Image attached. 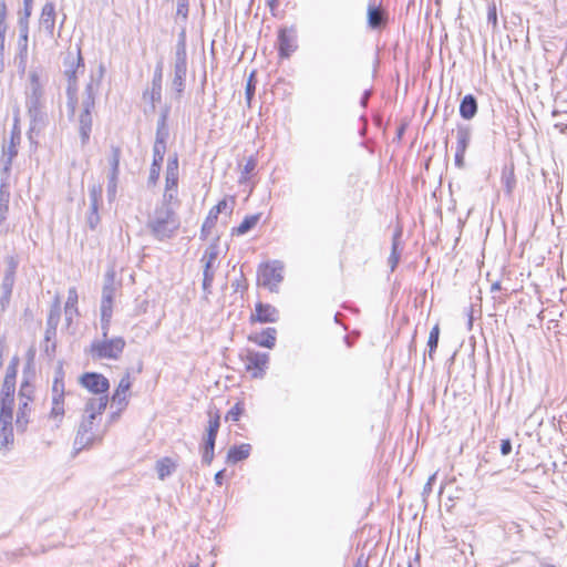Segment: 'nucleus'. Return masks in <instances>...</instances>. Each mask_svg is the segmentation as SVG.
Instances as JSON below:
<instances>
[{
    "mask_svg": "<svg viewBox=\"0 0 567 567\" xmlns=\"http://www.w3.org/2000/svg\"><path fill=\"white\" fill-rule=\"evenodd\" d=\"M107 403V395L91 398L87 400L85 404V416L80 423L74 440V449L76 452L102 441L104 431L100 429V424L96 420L102 415Z\"/></svg>",
    "mask_w": 567,
    "mask_h": 567,
    "instance_id": "obj_1",
    "label": "nucleus"
},
{
    "mask_svg": "<svg viewBox=\"0 0 567 567\" xmlns=\"http://www.w3.org/2000/svg\"><path fill=\"white\" fill-rule=\"evenodd\" d=\"M146 226L156 239L164 240L171 238L175 234L179 224L174 210L167 203H163L161 206L155 208L153 215L148 218Z\"/></svg>",
    "mask_w": 567,
    "mask_h": 567,
    "instance_id": "obj_2",
    "label": "nucleus"
},
{
    "mask_svg": "<svg viewBox=\"0 0 567 567\" xmlns=\"http://www.w3.org/2000/svg\"><path fill=\"white\" fill-rule=\"evenodd\" d=\"M64 75L68 79V87H66V95H68V112L69 116L73 117L75 114V109L78 104V97H76V73L79 71H84V63L83 58L81 55V51L79 48H76L75 52L69 51L64 58Z\"/></svg>",
    "mask_w": 567,
    "mask_h": 567,
    "instance_id": "obj_3",
    "label": "nucleus"
},
{
    "mask_svg": "<svg viewBox=\"0 0 567 567\" xmlns=\"http://www.w3.org/2000/svg\"><path fill=\"white\" fill-rule=\"evenodd\" d=\"M187 75V52H186V35L182 31L178 35V41L175 51L174 73L171 83V90L175 100H179L185 89V81Z\"/></svg>",
    "mask_w": 567,
    "mask_h": 567,
    "instance_id": "obj_4",
    "label": "nucleus"
},
{
    "mask_svg": "<svg viewBox=\"0 0 567 567\" xmlns=\"http://www.w3.org/2000/svg\"><path fill=\"white\" fill-rule=\"evenodd\" d=\"M43 83L40 80V76L37 71H31L29 73V83L25 87V96H27V109L29 116L33 123V127L37 122L43 121Z\"/></svg>",
    "mask_w": 567,
    "mask_h": 567,
    "instance_id": "obj_5",
    "label": "nucleus"
},
{
    "mask_svg": "<svg viewBox=\"0 0 567 567\" xmlns=\"http://www.w3.org/2000/svg\"><path fill=\"white\" fill-rule=\"evenodd\" d=\"M100 90V80L91 76L90 82L85 86V91L82 99L83 111L80 114V135L82 144H85L90 138L92 130V115L91 111L95 106V97Z\"/></svg>",
    "mask_w": 567,
    "mask_h": 567,
    "instance_id": "obj_6",
    "label": "nucleus"
},
{
    "mask_svg": "<svg viewBox=\"0 0 567 567\" xmlns=\"http://www.w3.org/2000/svg\"><path fill=\"white\" fill-rule=\"evenodd\" d=\"M126 342L122 337L97 339L92 341L87 353L96 360H117L122 355Z\"/></svg>",
    "mask_w": 567,
    "mask_h": 567,
    "instance_id": "obj_7",
    "label": "nucleus"
},
{
    "mask_svg": "<svg viewBox=\"0 0 567 567\" xmlns=\"http://www.w3.org/2000/svg\"><path fill=\"white\" fill-rule=\"evenodd\" d=\"M208 424L203 436L200 446L202 462L209 465L214 460L215 441L220 426V414L215 406H210L207 411Z\"/></svg>",
    "mask_w": 567,
    "mask_h": 567,
    "instance_id": "obj_8",
    "label": "nucleus"
},
{
    "mask_svg": "<svg viewBox=\"0 0 567 567\" xmlns=\"http://www.w3.org/2000/svg\"><path fill=\"white\" fill-rule=\"evenodd\" d=\"M284 280V264L279 260L261 264L257 270V285L271 292L278 291V286Z\"/></svg>",
    "mask_w": 567,
    "mask_h": 567,
    "instance_id": "obj_9",
    "label": "nucleus"
},
{
    "mask_svg": "<svg viewBox=\"0 0 567 567\" xmlns=\"http://www.w3.org/2000/svg\"><path fill=\"white\" fill-rule=\"evenodd\" d=\"M219 255V245L218 239L212 243L205 250L200 261L204 266V278H203V289L206 292H209L212 284L214 281L215 270L217 268V258Z\"/></svg>",
    "mask_w": 567,
    "mask_h": 567,
    "instance_id": "obj_10",
    "label": "nucleus"
},
{
    "mask_svg": "<svg viewBox=\"0 0 567 567\" xmlns=\"http://www.w3.org/2000/svg\"><path fill=\"white\" fill-rule=\"evenodd\" d=\"M165 182L164 199L168 202L176 199L178 184V159L176 155L168 158Z\"/></svg>",
    "mask_w": 567,
    "mask_h": 567,
    "instance_id": "obj_11",
    "label": "nucleus"
},
{
    "mask_svg": "<svg viewBox=\"0 0 567 567\" xmlns=\"http://www.w3.org/2000/svg\"><path fill=\"white\" fill-rule=\"evenodd\" d=\"M116 292L115 287V272L109 270L105 275V280L102 289L101 298V313H113V302Z\"/></svg>",
    "mask_w": 567,
    "mask_h": 567,
    "instance_id": "obj_12",
    "label": "nucleus"
},
{
    "mask_svg": "<svg viewBox=\"0 0 567 567\" xmlns=\"http://www.w3.org/2000/svg\"><path fill=\"white\" fill-rule=\"evenodd\" d=\"M81 384L90 392L100 394V396L106 395L105 393L110 388L109 380L104 375L95 372L84 373L81 377Z\"/></svg>",
    "mask_w": 567,
    "mask_h": 567,
    "instance_id": "obj_13",
    "label": "nucleus"
},
{
    "mask_svg": "<svg viewBox=\"0 0 567 567\" xmlns=\"http://www.w3.org/2000/svg\"><path fill=\"white\" fill-rule=\"evenodd\" d=\"M233 209V200L228 202L227 199L220 200L217 205H215L208 213L205 221L202 226V238H207L212 229L215 227L216 220L218 219V215L223 212H231Z\"/></svg>",
    "mask_w": 567,
    "mask_h": 567,
    "instance_id": "obj_14",
    "label": "nucleus"
},
{
    "mask_svg": "<svg viewBox=\"0 0 567 567\" xmlns=\"http://www.w3.org/2000/svg\"><path fill=\"white\" fill-rule=\"evenodd\" d=\"M21 141V134L19 131L13 130L11 132L10 136V143L9 145L2 146V163H3V169L8 172L10 169V166L12 164L13 158L18 155V146Z\"/></svg>",
    "mask_w": 567,
    "mask_h": 567,
    "instance_id": "obj_15",
    "label": "nucleus"
},
{
    "mask_svg": "<svg viewBox=\"0 0 567 567\" xmlns=\"http://www.w3.org/2000/svg\"><path fill=\"white\" fill-rule=\"evenodd\" d=\"M278 49L282 58H289L297 49L296 33L292 30L281 29L278 34Z\"/></svg>",
    "mask_w": 567,
    "mask_h": 567,
    "instance_id": "obj_16",
    "label": "nucleus"
},
{
    "mask_svg": "<svg viewBox=\"0 0 567 567\" xmlns=\"http://www.w3.org/2000/svg\"><path fill=\"white\" fill-rule=\"evenodd\" d=\"M132 385L130 373L120 380V383L112 395V404L117 406L118 411H122L127 405V392Z\"/></svg>",
    "mask_w": 567,
    "mask_h": 567,
    "instance_id": "obj_17",
    "label": "nucleus"
},
{
    "mask_svg": "<svg viewBox=\"0 0 567 567\" xmlns=\"http://www.w3.org/2000/svg\"><path fill=\"white\" fill-rule=\"evenodd\" d=\"M162 81H163V66L158 63L153 75L152 87L144 92V99L150 97L152 107L155 109V103L162 99Z\"/></svg>",
    "mask_w": 567,
    "mask_h": 567,
    "instance_id": "obj_18",
    "label": "nucleus"
},
{
    "mask_svg": "<svg viewBox=\"0 0 567 567\" xmlns=\"http://www.w3.org/2000/svg\"><path fill=\"white\" fill-rule=\"evenodd\" d=\"M278 320V310L268 303L257 302L256 315H250V323L259 322H276Z\"/></svg>",
    "mask_w": 567,
    "mask_h": 567,
    "instance_id": "obj_19",
    "label": "nucleus"
},
{
    "mask_svg": "<svg viewBox=\"0 0 567 567\" xmlns=\"http://www.w3.org/2000/svg\"><path fill=\"white\" fill-rule=\"evenodd\" d=\"M277 330L275 328H266L260 332L252 331L250 332V341H254L260 347H265L271 349L276 343Z\"/></svg>",
    "mask_w": 567,
    "mask_h": 567,
    "instance_id": "obj_20",
    "label": "nucleus"
},
{
    "mask_svg": "<svg viewBox=\"0 0 567 567\" xmlns=\"http://www.w3.org/2000/svg\"><path fill=\"white\" fill-rule=\"evenodd\" d=\"M7 270L2 280V289L7 296H10L14 285V276L19 265L18 259L14 256H8L6 258Z\"/></svg>",
    "mask_w": 567,
    "mask_h": 567,
    "instance_id": "obj_21",
    "label": "nucleus"
},
{
    "mask_svg": "<svg viewBox=\"0 0 567 567\" xmlns=\"http://www.w3.org/2000/svg\"><path fill=\"white\" fill-rule=\"evenodd\" d=\"M169 114V107L165 106L162 112L161 116L157 122V130H156V140L154 146L164 147L166 148V140L168 137V127H167V118Z\"/></svg>",
    "mask_w": 567,
    "mask_h": 567,
    "instance_id": "obj_22",
    "label": "nucleus"
},
{
    "mask_svg": "<svg viewBox=\"0 0 567 567\" xmlns=\"http://www.w3.org/2000/svg\"><path fill=\"white\" fill-rule=\"evenodd\" d=\"M40 25L50 35L53 34L55 27V8L52 2H47L41 12Z\"/></svg>",
    "mask_w": 567,
    "mask_h": 567,
    "instance_id": "obj_23",
    "label": "nucleus"
},
{
    "mask_svg": "<svg viewBox=\"0 0 567 567\" xmlns=\"http://www.w3.org/2000/svg\"><path fill=\"white\" fill-rule=\"evenodd\" d=\"M12 416H0V449L13 443Z\"/></svg>",
    "mask_w": 567,
    "mask_h": 567,
    "instance_id": "obj_24",
    "label": "nucleus"
},
{
    "mask_svg": "<svg viewBox=\"0 0 567 567\" xmlns=\"http://www.w3.org/2000/svg\"><path fill=\"white\" fill-rule=\"evenodd\" d=\"M477 113V101L474 95H465L460 104V115L464 120H472Z\"/></svg>",
    "mask_w": 567,
    "mask_h": 567,
    "instance_id": "obj_25",
    "label": "nucleus"
},
{
    "mask_svg": "<svg viewBox=\"0 0 567 567\" xmlns=\"http://www.w3.org/2000/svg\"><path fill=\"white\" fill-rule=\"evenodd\" d=\"M32 401L30 400H22L19 399V409L17 413V427L21 431H24L28 423H29V415L31 412V404Z\"/></svg>",
    "mask_w": 567,
    "mask_h": 567,
    "instance_id": "obj_26",
    "label": "nucleus"
},
{
    "mask_svg": "<svg viewBox=\"0 0 567 567\" xmlns=\"http://www.w3.org/2000/svg\"><path fill=\"white\" fill-rule=\"evenodd\" d=\"M78 291L75 287H71L68 290V299L65 302L64 311L68 323H71L74 316L78 315Z\"/></svg>",
    "mask_w": 567,
    "mask_h": 567,
    "instance_id": "obj_27",
    "label": "nucleus"
},
{
    "mask_svg": "<svg viewBox=\"0 0 567 567\" xmlns=\"http://www.w3.org/2000/svg\"><path fill=\"white\" fill-rule=\"evenodd\" d=\"M269 361L268 353H252L250 352V370H256L252 373L254 378H258L262 375V372L265 368L267 367V363Z\"/></svg>",
    "mask_w": 567,
    "mask_h": 567,
    "instance_id": "obj_28",
    "label": "nucleus"
},
{
    "mask_svg": "<svg viewBox=\"0 0 567 567\" xmlns=\"http://www.w3.org/2000/svg\"><path fill=\"white\" fill-rule=\"evenodd\" d=\"M472 128L470 125H457L456 128V148L465 151L471 142Z\"/></svg>",
    "mask_w": 567,
    "mask_h": 567,
    "instance_id": "obj_29",
    "label": "nucleus"
},
{
    "mask_svg": "<svg viewBox=\"0 0 567 567\" xmlns=\"http://www.w3.org/2000/svg\"><path fill=\"white\" fill-rule=\"evenodd\" d=\"M166 148L154 146L153 147V163L151 166L150 178L156 181L159 176L162 162L164 159Z\"/></svg>",
    "mask_w": 567,
    "mask_h": 567,
    "instance_id": "obj_30",
    "label": "nucleus"
},
{
    "mask_svg": "<svg viewBox=\"0 0 567 567\" xmlns=\"http://www.w3.org/2000/svg\"><path fill=\"white\" fill-rule=\"evenodd\" d=\"M156 472L158 478L164 481L167 476L172 475L176 470V463L171 457H163L156 462Z\"/></svg>",
    "mask_w": 567,
    "mask_h": 567,
    "instance_id": "obj_31",
    "label": "nucleus"
},
{
    "mask_svg": "<svg viewBox=\"0 0 567 567\" xmlns=\"http://www.w3.org/2000/svg\"><path fill=\"white\" fill-rule=\"evenodd\" d=\"M368 23L372 29L381 28L385 23L384 11L375 6H369Z\"/></svg>",
    "mask_w": 567,
    "mask_h": 567,
    "instance_id": "obj_32",
    "label": "nucleus"
},
{
    "mask_svg": "<svg viewBox=\"0 0 567 567\" xmlns=\"http://www.w3.org/2000/svg\"><path fill=\"white\" fill-rule=\"evenodd\" d=\"M103 188L101 184H93L89 188V197H90V206L99 208L100 202L102 199Z\"/></svg>",
    "mask_w": 567,
    "mask_h": 567,
    "instance_id": "obj_33",
    "label": "nucleus"
},
{
    "mask_svg": "<svg viewBox=\"0 0 567 567\" xmlns=\"http://www.w3.org/2000/svg\"><path fill=\"white\" fill-rule=\"evenodd\" d=\"M246 457H248V450L245 449V445L241 447H231L227 453V462L233 464Z\"/></svg>",
    "mask_w": 567,
    "mask_h": 567,
    "instance_id": "obj_34",
    "label": "nucleus"
},
{
    "mask_svg": "<svg viewBox=\"0 0 567 567\" xmlns=\"http://www.w3.org/2000/svg\"><path fill=\"white\" fill-rule=\"evenodd\" d=\"M60 321V300L56 297L48 316L47 326L58 328Z\"/></svg>",
    "mask_w": 567,
    "mask_h": 567,
    "instance_id": "obj_35",
    "label": "nucleus"
},
{
    "mask_svg": "<svg viewBox=\"0 0 567 567\" xmlns=\"http://www.w3.org/2000/svg\"><path fill=\"white\" fill-rule=\"evenodd\" d=\"M439 338H440V327L439 324H435L432 330L430 331L429 340H427V347H429V357L432 359L433 353L435 352L437 344H439Z\"/></svg>",
    "mask_w": 567,
    "mask_h": 567,
    "instance_id": "obj_36",
    "label": "nucleus"
},
{
    "mask_svg": "<svg viewBox=\"0 0 567 567\" xmlns=\"http://www.w3.org/2000/svg\"><path fill=\"white\" fill-rule=\"evenodd\" d=\"M13 402H14V399H13V395L11 396H2L0 395V405H1V410H0V416H12L13 417Z\"/></svg>",
    "mask_w": 567,
    "mask_h": 567,
    "instance_id": "obj_37",
    "label": "nucleus"
},
{
    "mask_svg": "<svg viewBox=\"0 0 567 567\" xmlns=\"http://www.w3.org/2000/svg\"><path fill=\"white\" fill-rule=\"evenodd\" d=\"M51 417L61 420L64 415V399L52 398Z\"/></svg>",
    "mask_w": 567,
    "mask_h": 567,
    "instance_id": "obj_38",
    "label": "nucleus"
},
{
    "mask_svg": "<svg viewBox=\"0 0 567 567\" xmlns=\"http://www.w3.org/2000/svg\"><path fill=\"white\" fill-rule=\"evenodd\" d=\"M19 24V47L21 52L27 51L28 48V34H29V25L25 24V21L18 22Z\"/></svg>",
    "mask_w": 567,
    "mask_h": 567,
    "instance_id": "obj_39",
    "label": "nucleus"
},
{
    "mask_svg": "<svg viewBox=\"0 0 567 567\" xmlns=\"http://www.w3.org/2000/svg\"><path fill=\"white\" fill-rule=\"evenodd\" d=\"M246 404L244 401L237 402L227 413V421H238L239 416L245 412Z\"/></svg>",
    "mask_w": 567,
    "mask_h": 567,
    "instance_id": "obj_40",
    "label": "nucleus"
},
{
    "mask_svg": "<svg viewBox=\"0 0 567 567\" xmlns=\"http://www.w3.org/2000/svg\"><path fill=\"white\" fill-rule=\"evenodd\" d=\"M120 158H121L120 147L112 146L111 156H110L111 173L118 174Z\"/></svg>",
    "mask_w": 567,
    "mask_h": 567,
    "instance_id": "obj_41",
    "label": "nucleus"
},
{
    "mask_svg": "<svg viewBox=\"0 0 567 567\" xmlns=\"http://www.w3.org/2000/svg\"><path fill=\"white\" fill-rule=\"evenodd\" d=\"M400 236V234H395L394 237H393V243H392V251H391V255L389 257V264L391 266V270L393 271L399 262V259H400V254L398 252V237Z\"/></svg>",
    "mask_w": 567,
    "mask_h": 567,
    "instance_id": "obj_42",
    "label": "nucleus"
},
{
    "mask_svg": "<svg viewBox=\"0 0 567 567\" xmlns=\"http://www.w3.org/2000/svg\"><path fill=\"white\" fill-rule=\"evenodd\" d=\"M14 390L16 382L12 381V375H6L1 388V395L7 398L14 395Z\"/></svg>",
    "mask_w": 567,
    "mask_h": 567,
    "instance_id": "obj_43",
    "label": "nucleus"
},
{
    "mask_svg": "<svg viewBox=\"0 0 567 567\" xmlns=\"http://www.w3.org/2000/svg\"><path fill=\"white\" fill-rule=\"evenodd\" d=\"M33 385L28 381L22 382L19 391V399L33 401Z\"/></svg>",
    "mask_w": 567,
    "mask_h": 567,
    "instance_id": "obj_44",
    "label": "nucleus"
},
{
    "mask_svg": "<svg viewBox=\"0 0 567 567\" xmlns=\"http://www.w3.org/2000/svg\"><path fill=\"white\" fill-rule=\"evenodd\" d=\"M113 313H101V332L102 339H107L111 328Z\"/></svg>",
    "mask_w": 567,
    "mask_h": 567,
    "instance_id": "obj_45",
    "label": "nucleus"
},
{
    "mask_svg": "<svg viewBox=\"0 0 567 567\" xmlns=\"http://www.w3.org/2000/svg\"><path fill=\"white\" fill-rule=\"evenodd\" d=\"M64 399V382L62 377H56L52 385V398Z\"/></svg>",
    "mask_w": 567,
    "mask_h": 567,
    "instance_id": "obj_46",
    "label": "nucleus"
},
{
    "mask_svg": "<svg viewBox=\"0 0 567 567\" xmlns=\"http://www.w3.org/2000/svg\"><path fill=\"white\" fill-rule=\"evenodd\" d=\"M117 177L118 174L110 173L109 176V184H107V196L110 200H113L116 195V187H117Z\"/></svg>",
    "mask_w": 567,
    "mask_h": 567,
    "instance_id": "obj_47",
    "label": "nucleus"
},
{
    "mask_svg": "<svg viewBox=\"0 0 567 567\" xmlns=\"http://www.w3.org/2000/svg\"><path fill=\"white\" fill-rule=\"evenodd\" d=\"M32 3L33 0H23V13L19 18V22L25 21V24L29 25V18L32 12Z\"/></svg>",
    "mask_w": 567,
    "mask_h": 567,
    "instance_id": "obj_48",
    "label": "nucleus"
},
{
    "mask_svg": "<svg viewBox=\"0 0 567 567\" xmlns=\"http://www.w3.org/2000/svg\"><path fill=\"white\" fill-rule=\"evenodd\" d=\"M100 223V216H99V208H93L90 206V212H89V215H87V224L90 226L91 229H95V227L99 225Z\"/></svg>",
    "mask_w": 567,
    "mask_h": 567,
    "instance_id": "obj_49",
    "label": "nucleus"
},
{
    "mask_svg": "<svg viewBox=\"0 0 567 567\" xmlns=\"http://www.w3.org/2000/svg\"><path fill=\"white\" fill-rule=\"evenodd\" d=\"M9 210V199L4 198L3 190H0V221H3L7 218V214Z\"/></svg>",
    "mask_w": 567,
    "mask_h": 567,
    "instance_id": "obj_50",
    "label": "nucleus"
},
{
    "mask_svg": "<svg viewBox=\"0 0 567 567\" xmlns=\"http://www.w3.org/2000/svg\"><path fill=\"white\" fill-rule=\"evenodd\" d=\"M176 14L183 19H187L188 16V0H177Z\"/></svg>",
    "mask_w": 567,
    "mask_h": 567,
    "instance_id": "obj_51",
    "label": "nucleus"
},
{
    "mask_svg": "<svg viewBox=\"0 0 567 567\" xmlns=\"http://www.w3.org/2000/svg\"><path fill=\"white\" fill-rule=\"evenodd\" d=\"M248 231V215L245 216L240 225L233 229V235H244Z\"/></svg>",
    "mask_w": 567,
    "mask_h": 567,
    "instance_id": "obj_52",
    "label": "nucleus"
},
{
    "mask_svg": "<svg viewBox=\"0 0 567 567\" xmlns=\"http://www.w3.org/2000/svg\"><path fill=\"white\" fill-rule=\"evenodd\" d=\"M136 301H137V303H136V307H135V315L140 316V315H143V313H146L147 310H148L150 301L146 300V299H143L141 301L136 300Z\"/></svg>",
    "mask_w": 567,
    "mask_h": 567,
    "instance_id": "obj_53",
    "label": "nucleus"
},
{
    "mask_svg": "<svg viewBox=\"0 0 567 567\" xmlns=\"http://www.w3.org/2000/svg\"><path fill=\"white\" fill-rule=\"evenodd\" d=\"M512 452V442L511 440H502L501 442V453L502 455H508Z\"/></svg>",
    "mask_w": 567,
    "mask_h": 567,
    "instance_id": "obj_54",
    "label": "nucleus"
},
{
    "mask_svg": "<svg viewBox=\"0 0 567 567\" xmlns=\"http://www.w3.org/2000/svg\"><path fill=\"white\" fill-rule=\"evenodd\" d=\"M465 151L455 150V165L460 168L464 166Z\"/></svg>",
    "mask_w": 567,
    "mask_h": 567,
    "instance_id": "obj_55",
    "label": "nucleus"
},
{
    "mask_svg": "<svg viewBox=\"0 0 567 567\" xmlns=\"http://www.w3.org/2000/svg\"><path fill=\"white\" fill-rule=\"evenodd\" d=\"M56 336V328L54 327H48L47 326V329H45V341L49 342L51 341L52 339H54Z\"/></svg>",
    "mask_w": 567,
    "mask_h": 567,
    "instance_id": "obj_56",
    "label": "nucleus"
},
{
    "mask_svg": "<svg viewBox=\"0 0 567 567\" xmlns=\"http://www.w3.org/2000/svg\"><path fill=\"white\" fill-rule=\"evenodd\" d=\"M6 18H7V6L2 1V2H0V21H6Z\"/></svg>",
    "mask_w": 567,
    "mask_h": 567,
    "instance_id": "obj_57",
    "label": "nucleus"
},
{
    "mask_svg": "<svg viewBox=\"0 0 567 567\" xmlns=\"http://www.w3.org/2000/svg\"><path fill=\"white\" fill-rule=\"evenodd\" d=\"M224 474H225V470L218 471V472L215 474V482H216V484H217V485H219V486L223 484Z\"/></svg>",
    "mask_w": 567,
    "mask_h": 567,
    "instance_id": "obj_58",
    "label": "nucleus"
},
{
    "mask_svg": "<svg viewBox=\"0 0 567 567\" xmlns=\"http://www.w3.org/2000/svg\"><path fill=\"white\" fill-rule=\"evenodd\" d=\"M370 94H371V91H369V90H367V91L363 93V96L361 97V102H360V103H361V105H362L363 107H365V106H367V104H368V100H369V97H370Z\"/></svg>",
    "mask_w": 567,
    "mask_h": 567,
    "instance_id": "obj_59",
    "label": "nucleus"
},
{
    "mask_svg": "<svg viewBox=\"0 0 567 567\" xmlns=\"http://www.w3.org/2000/svg\"><path fill=\"white\" fill-rule=\"evenodd\" d=\"M6 375H12V381L16 382V375H17L16 367H13V365L9 367L7 369Z\"/></svg>",
    "mask_w": 567,
    "mask_h": 567,
    "instance_id": "obj_60",
    "label": "nucleus"
},
{
    "mask_svg": "<svg viewBox=\"0 0 567 567\" xmlns=\"http://www.w3.org/2000/svg\"><path fill=\"white\" fill-rule=\"evenodd\" d=\"M434 480H435V476H431V477L429 478V481H427V483L425 484L424 489H423V492H424V493H430V492H431L432 483H433V481H434Z\"/></svg>",
    "mask_w": 567,
    "mask_h": 567,
    "instance_id": "obj_61",
    "label": "nucleus"
},
{
    "mask_svg": "<svg viewBox=\"0 0 567 567\" xmlns=\"http://www.w3.org/2000/svg\"><path fill=\"white\" fill-rule=\"evenodd\" d=\"M488 20H489V21H493V23H494V24H496L497 16H496V10H495V8H493L492 10H489V12H488Z\"/></svg>",
    "mask_w": 567,
    "mask_h": 567,
    "instance_id": "obj_62",
    "label": "nucleus"
},
{
    "mask_svg": "<svg viewBox=\"0 0 567 567\" xmlns=\"http://www.w3.org/2000/svg\"><path fill=\"white\" fill-rule=\"evenodd\" d=\"M259 215H250V228L255 226V224L259 220Z\"/></svg>",
    "mask_w": 567,
    "mask_h": 567,
    "instance_id": "obj_63",
    "label": "nucleus"
},
{
    "mask_svg": "<svg viewBox=\"0 0 567 567\" xmlns=\"http://www.w3.org/2000/svg\"><path fill=\"white\" fill-rule=\"evenodd\" d=\"M555 127L558 128L561 133H565L567 130V124L564 123H556Z\"/></svg>",
    "mask_w": 567,
    "mask_h": 567,
    "instance_id": "obj_64",
    "label": "nucleus"
}]
</instances>
